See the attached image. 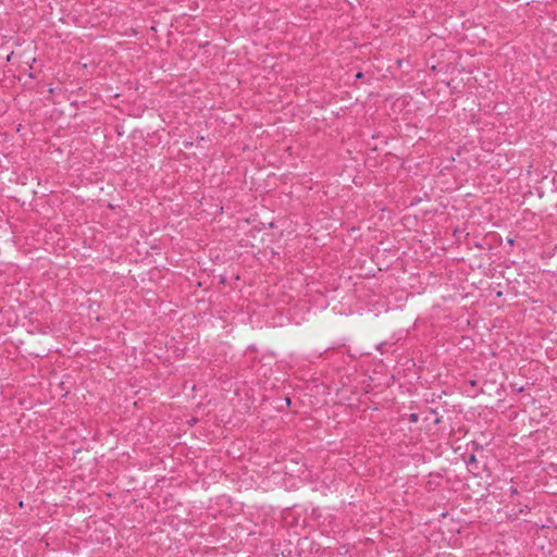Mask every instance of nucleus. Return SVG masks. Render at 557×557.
Returning <instances> with one entry per match:
<instances>
[{
    "label": "nucleus",
    "mask_w": 557,
    "mask_h": 557,
    "mask_svg": "<svg viewBox=\"0 0 557 557\" xmlns=\"http://www.w3.org/2000/svg\"><path fill=\"white\" fill-rule=\"evenodd\" d=\"M362 77H363V73H362V72H358V73L356 74V78H357V79H360V78H362Z\"/></svg>",
    "instance_id": "4"
},
{
    "label": "nucleus",
    "mask_w": 557,
    "mask_h": 557,
    "mask_svg": "<svg viewBox=\"0 0 557 557\" xmlns=\"http://www.w3.org/2000/svg\"><path fill=\"white\" fill-rule=\"evenodd\" d=\"M509 492H510V494H511V495H516V494H518V490H517V487H515V486H511V487L509 488Z\"/></svg>",
    "instance_id": "2"
},
{
    "label": "nucleus",
    "mask_w": 557,
    "mask_h": 557,
    "mask_svg": "<svg viewBox=\"0 0 557 557\" xmlns=\"http://www.w3.org/2000/svg\"><path fill=\"white\" fill-rule=\"evenodd\" d=\"M476 462V458L474 455H471L468 459V465H472V463H475Z\"/></svg>",
    "instance_id": "1"
},
{
    "label": "nucleus",
    "mask_w": 557,
    "mask_h": 557,
    "mask_svg": "<svg viewBox=\"0 0 557 557\" xmlns=\"http://www.w3.org/2000/svg\"><path fill=\"white\" fill-rule=\"evenodd\" d=\"M410 420H411V421H413V422H416V421L418 420V416H417L416 413H412V414L410 416Z\"/></svg>",
    "instance_id": "3"
}]
</instances>
